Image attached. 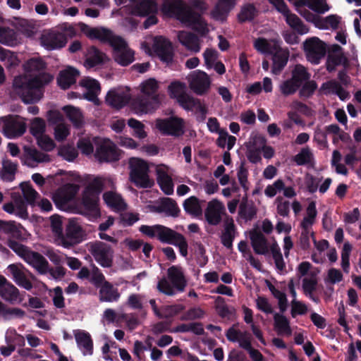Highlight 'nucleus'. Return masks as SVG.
I'll use <instances>...</instances> for the list:
<instances>
[{
  "label": "nucleus",
  "mask_w": 361,
  "mask_h": 361,
  "mask_svg": "<svg viewBox=\"0 0 361 361\" xmlns=\"http://www.w3.org/2000/svg\"><path fill=\"white\" fill-rule=\"evenodd\" d=\"M161 12L174 17L201 35L208 32L207 24L201 14L195 12L183 0H166L161 6Z\"/></svg>",
  "instance_id": "1"
},
{
  "label": "nucleus",
  "mask_w": 361,
  "mask_h": 361,
  "mask_svg": "<svg viewBox=\"0 0 361 361\" xmlns=\"http://www.w3.org/2000/svg\"><path fill=\"white\" fill-rule=\"evenodd\" d=\"M53 78L51 74L45 72L30 78L26 75H18L13 80V90L25 104H35L42 97V88Z\"/></svg>",
  "instance_id": "2"
},
{
  "label": "nucleus",
  "mask_w": 361,
  "mask_h": 361,
  "mask_svg": "<svg viewBox=\"0 0 361 361\" xmlns=\"http://www.w3.org/2000/svg\"><path fill=\"white\" fill-rule=\"evenodd\" d=\"M139 231L145 236L156 238L161 243L173 245L179 249L180 255L188 256V243L185 236L175 230L161 224L141 225Z\"/></svg>",
  "instance_id": "3"
},
{
  "label": "nucleus",
  "mask_w": 361,
  "mask_h": 361,
  "mask_svg": "<svg viewBox=\"0 0 361 361\" xmlns=\"http://www.w3.org/2000/svg\"><path fill=\"white\" fill-rule=\"evenodd\" d=\"M159 85L154 78H149L140 84L142 95H137L131 101V106L137 114H147L157 109L160 104L157 93Z\"/></svg>",
  "instance_id": "4"
},
{
  "label": "nucleus",
  "mask_w": 361,
  "mask_h": 361,
  "mask_svg": "<svg viewBox=\"0 0 361 361\" xmlns=\"http://www.w3.org/2000/svg\"><path fill=\"white\" fill-rule=\"evenodd\" d=\"M168 279L162 277L157 283V290L169 296H173L177 292L182 293L187 286V279L183 268L180 266L173 265L167 270Z\"/></svg>",
  "instance_id": "5"
},
{
  "label": "nucleus",
  "mask_w": 361,
  "mask_h": 361,
  "mask_svg": "<svg viewBox=\"0 0 361 361\" xmlns=\"http://www.w3.org/2000/svg\"><path fill=\"white\" fill-rule=\"evenodd\" d=\"M130 169V178L135 185L147 188H151L154 182L148 176L149 166L146 161L139 158H130L129 160Z\"/></svg>",
  "instance_id": "6"
},
{
  "label": "nucleus",
  "mask_w": 361,
  "mask_h": 361,
  "mask_svg": "<svg viewBox=\"0 0 361 361\" xmlns=\"http://www.w3.org/2000/svg\"><path fill=\"white\" fill-rule=\"evenodd\" d=\"M94 153L95 158L99 162H114L121 158V151L117 146L109 139H103L99 142H97Z\"/></svg>",
  "instance_id": "7"
},
{
  "label": "nucleus",
  "mask_w": 361,
  "mask_h": 361,
  "mask_svg": "<svg viewBox=\"0 0 361 361\" xmlns=\"http://www.w3.org/2000/svg\"><path fill=\"white\" fill-rule=\"evenodd\" d=\"M84 235L82 227L74 219H71L66 226L65 233H63L59 241L63 247L71 248L81 243Z\"/></svg>",
  "instance_id": "8"
},
{
  "label": "nucleus",
  "mask_w": 361,
  "mask_h": 361,
  "mask_svg": "<svg viewBox=\"0 0 361 361\" xmlns=\"http://www.w3.org/2000/svg\"><path fill=\"white\" fill-rule=\"evenodd\" d=\"M89 250L102 267H112L114 250L109 245L102 241H95L90 245Z\"/></svg>",
  "instance_id": "9"
},
{
  "label": "nucleus",
  "mask_w": 361,
  "mask_h": 361,
  "mask_svg": "<svg viewBox=\"0 0 361 361\" xmlns=\"http://www.w3.org/2000/svg\"><path fill=\"white\" fill-rule=\"evenodd\" d=\"M154 52L167 66L171 64L174 58V49L172 42L163 36H158L154 38L152 46Z\"/></svg>",
  "instance_id": "10"
},
{
  "label": "nucleus",
  "mask_w": 361,
  "mask_h": 361,
  "mask_svg": "<svg viewBox=\"0 0 361 361\" xmlns=\"http://www.w3.org/2000/svg\"><path fill=\"white\" fill-rule=\"evenodd\" d=\"M304 50L307 60L314 64L319 63L326 54V45L318 37H312L305 41Z\"/></svg>",
  "instance_id": "11"
},
{
  "label": "nucleus",
  "mask_w": 361,
  "mask_h": 361,
  "mask_svg": "<svg viewBox=\"0 0 361 361\" xmlns=\"http://www.w3.org/2000/svg\"><path fill=\"white\" fill-rule=\"evenodd\" d=\"M157 126L162 134L179 137L184 134L183 120L178 117H169L157 121Z\"/></svg>",
  "instance_id": "12"
},
{
  "label": "nucleus",
  "mask_w": 361,
  "mask_h": 361,
  "mask_svg": "<svg viewBox=\"0 0 361 361\" xmlns=\"http://www.w3.org/2000/svg\"><path fill=\"white\" fill-rule=\"evenodd\" d=\"M26 130V124L19 116H8L4 120L3 133L10 139L16 138Z\"/></svg>",
  "instance_id": "13"
},
{
  "label": "nucleus",
  "mask_w": 361,
  "mask_h": 361,
  "mask_svg": "<svg viewBox=\"0 0 361 361\" xmlns=\"http://www.w3.org/2000/svg\"><path fill=\"white\" fill-rule=\"evenodd\" d=\"M0 296L4 300L11 305L22 302L19 290L1 274H0Z\"/></svg>",
  "instance_id": "14"
},
{
  "label": "nucleus",
  "mask_w": 361,
  "mask_h": 361,
  "mask_svg": "<svg viewBox=\"0 0 361 361\" xmlns=\"http://www.w3.org/2000/svg\"><path fill=\"white\" fill-rule=\"evenodd\" d=\"M151 210L159 214L164 213L165 216L173 218L178 217L180 213L177 202L170 197L161 198L157 204L151 207Z\"/></svg>",
  "instance_id": "15"
},
{
  "label": "nucleus",
  "mask_w": 361,
  "mask_h": 361,
  "mask_svg": "<svg viewBox=\"0 0 361 361\" xmlns=\"http://www.w3.org/2000/svg\"><path fill=\"white\" fill-rule=\"evenodd\" d=\"M210 79L204 71H197L191 75L190 87L198 95L206 93L210 87Z\"/></svg>",
  "instance_id": "16"
},
{
  "label": "nucleus",
  "mask_w": 361,
  "mask_h": 361,
  "mask_svg": "<svg viewBox=\"0 0 361 361\" xmlns=\"http://www.w3.org/2000/svg\"><path fill=\"white\" fill-rule=\"evenodd\" d=\"M99 197L90 196L83 192L81 200L80 213L89 217L97 218L100 216V210L99 207Z\"/></svg>",
  "instance_id": "17"
},
{
  "label": "nucleus",
  "mask_w": 361,
  "mask_h": 361,
  "mask_svg": "<svg viewBox=\"0 0 361 361\" xmlns=\"http://www.w3.org/2000/svg\"><path fill=\"white\" fill-rule=\"evenodd\" d=\"M41 43L47 49L54 50L65 47L67 43V39L63 33L50 32L42 35Z\"/></svg>",
  "instance_id": "18"
},
{
  "label": "nucleus",
  "mask_w": 361,
  "mask_h": 361,
  "mask_svg": "<svg viewBox=\"0 0 361 361\" xmlns=\"http://www.w3.org/2000/svg\"><path fill=\"white\" fill-rule=\"evenodd\" d=\"M131 99L130 94L125 92L111 90L106 96V103L111 108L121 109L126 106Z\"/></svg>",
  "instance_id": "19"
},
{
  "label": "nucleus",
  "mask_w": 361,
  "mask_h": 361,
  "mask_svg": "<svg viewBox=\"0 0 361 361\" xmlns=\"http://www.w3.org/2000/svg\"><path fill=\"white\" fill-rule=\"evenodd\" d=\"M74 336L78 348L83 355H92L93 354V341L91 335L84 330L74 331Z\"/></svg>",
  "instance_id": "20"
},
{
  "label": "nucleus",
  "mask_w": 361,
  "mask_h": 361,
  "mask_svg": "<svg viewBox=\"0 0 361 361\" xmlns=\"http://www.w3.org/2000/svg\"><path fill=\"white\" fill-rule=\"evenodd\" d=\"M99 300L101 302H116L121 298L118 289L109 281H105L99 288Z\"/></svg>",
  "instance_id": "21"
},
{
  "label": "nucleus",
  "mask_w": 361,
  "mask_h": 361,
  "mask_svg": "<svg viewBox=\"0 0 361 361\" xmlns=\"http://www.w3.org/2000/svg\"><path fill=\"white\" fill-rule=\"evenodd\" d=\"M8 270L11 274L14 281L20 287L30 290L32 288V283L27 278L25 268L21 264H12L8 267Z\"/></svg>",
  "instance_id": "22"
},
{
  "label": "nucleus",
  "mask_w": 361,
  "mask_h": 361,
  "mask_svg": "<svg viewBox=\"0 0 361 361\" xmlns=\"http://www.w3.org/2000/svg\"><path fill=\"white\" fill-rule=\"evenodd\" d=\"M106 58V55L95 46H90L87 48L85 54V66L87 68H92L103 65Z\"/></svg>",
  "instance_id": "23"
},
{
  "label": "nucleus",
  "mask_w": 361,
  "mask_h": 361,
  "mask_svg": "<svg viewBox=\"0 0 361 361\" xmlns=\"http://www.w3.org/2000/svg\"><path fill=\"white\" fill-rule=\"evenodd\" d=\"M276 10L281 13L285 18L286 23L293 29L300 22V18L294 13H291L287 4L283 0H268Z\"/></svg>",
  "instance_id": "24"
},
{
  "label": "nucleus",
  "mask_w": 361,
  "mask_h": 361,
  "mask_svg": "<svg viewBox=\"0 0 361 361\" xmlns=\"http://www.w3.org/2000/svg\"><path fill=\"white\" fill-rule=\"evenodd\" d=\"M250 238L253 250L256 254L267 255L268 253V241L261 231L252 230L250 233Z\"/></svg>",
  "instance_id": "25"
},
{
  "label": "nucleus",
  "mask_w": 361,
  "mask_h": 361,
  "mask_svg": "<svg viewBox=\"0 0 361 361\" xmlns=\"http://www.w3.org/2000/svg\"><path fill=\"white\" fill-rule=\"evenodd\" d=\"M178 39L188 50L197 53L200 51L199 37L194 33L185 30L179 31Z\"/></svg>",
  "instance_id": "26"
},
{
  "label": "nucleus",
  "mask_w": 361,
  "mask_h": 361,
  "mask_svg": "<svg viewBox=\"0 0 361 361\" xmlns=\"http://www.w3.org/2000/svg\"><path fill=\"white\" fill-rule=\"evenodd\" d=\"M23 149L24 154L20 159L24 165L32 166V165L29 163V161H33L37 163L47 162L49 161L48 154L41 152L35 148L24 146Z\"/></svg>",
  "instance_id": "27"
},
{
  "label": "nucleus",
  "mask_w": 361,
  "mask_h": 361,
  "mask_svg": "<svg viewBox=\"0 0 361 361\" xmlns=\"http://www.w3.org/2000/svg\"><path fill=\"white\" fill-rule=\"evenodd\" d=\"M157 4L154 0H137L132 8V13L137 16H147L157 12Z\"/></svg>",
  "instance_id": "28"
},
{
  "label": "nucleus",
  "mask_w": 361,
  "mask_h": 361,
  "mask_svg": "<svg viewBox=\"0 0 361 361\" xmlns=\"http://www.w3.org/2000/svg\"><path fill=\"white\" fill-rule=\"evenodd\" d=\"M0 231L13 238L17 240L25 239V230L20 224H17L15 221L0 220Z\"/></svg>",
  "instance_id": "29"
},
{
  "label": "nucleus",
  "mask_w": 361,
  "mask_h": 361,
  "mask_svg": "<svg viewBox=\"0 0 361 361\" xmlns=\"http://www.w3.org/2000/svg\"><path fill=\"white\" fill-rule=\"evenodd\" d=\"M25 261L41 274H47L48 271V261L42 254L37 252L31 250Z\"/></svg>",
  "instance_id": "30"
},
{
  "label": "nucleus",
  "mask_w": 361,
  "mask_h": 361,
  "mask_svg": "<svg viewBox=\"0 0 361 361\" xmlns=\"http://www.w3.org/2000/svg\"><path fill=\"white\" fill-rule=\"evenodd\" d=\"M272 55V73L278 75L286 66L289 57V53L288 51L283 50L279 45L274 50Z\"/></svg>",
  "instance_id": "31"
},
{
  "label": "nucleus",
  "mask_w": 361,
  "mask_h": 361,
  "mask_svg": "<svg viewBox=\"0 0 361 361\" xmlns=\"http://www.w3.org/2000/svg\"><path fill=\"white\" fill-rule=\"evenodd\" d=\"M80 72L73 67L61 71L57 78L59 85L63 89H68L72 85L75 84Z\"/></svg>",
  "instance_id": "32"
},
{
  "label": "nucleus",
  "mask_w": 361,
  "mask_h": 361,
  "mask_svg": "<svg viewBox=\"0 0 361 361\" xmlns=\"http://www.w3.org/2000/svg\"><path fill=\"white\" fill-rule=\"evenodd\" d=\"M221 204L217 200H213L209 202L204 212L205 219L209 224L216 226L221 222Z\"/></svg>",
  "instance_id": "33"
},
{
  "label": "nucleus",
  "mask_w": 361,
  "mask_h": 361,
  "mask_svg": "<svg viewBox=\"0 0 361 361\" xmlns=\"http://www.w3.org/2000/svg\"><path fill=\"white\" fill-rule=\"evenodd\" d=\"M103 200L105 204L114 211H123L127 205L122 197L113 191H107L103 194Z\"/></svg>",
  "instance_id": "34"
},
{
  "label": "nucleus",
  "mask_w": 361,
  "mask_h": 361,
  "mask_svg": "<svg viewBox=\"0 0 361 361\" xmlns=\"http://www.w3.org/2000/svg\"><path fill=\"white\" fill-rule=\"evenodd\" d=\"M235 233L236 227L233 219H227L224 224V229L221 235V242L224 247L228 249H232Z\"/></svg>",
  "instance_id": "35"
},
{
  "label": "nucleus",
  "mask_w": 361,
  "mask_h": 361,
  "mask_svg": "<svg viewBox=\"0 0 361 361\" xmlns=\"http://www.w3.org/2000/svg\"><path fill=\"white\" fill-rule=\"evenodd\" d=\"M235 5V0H219L212 12L216 20H223Z\"/></svg>",
  "instance_id": "36"
},
{
  "label": "nucleus",
  "mask_w": 361,
  "mask_h": 361,
  "mask_svg": "<svg viewBox=\"0 0 361 361\" xmlns=\"http://www.w3.org/2000/svg\"><path fill=\"white\" fill-rule=\"evenodd\" d=\"M105 33L106 34V39H101L100 42L109 44V45L114 49V53L122 51L127 48V44L121 37L114 35L113 32L106 28L105 30Z\"/></svg>",
  "instance_id": "37"
},
{
  "label": "nucleus",
  "mask_w": 361,
  "mask_h": 361,
  "mask_svg": "<svg viewBox=\"0 0 361 361\" xmlns=\"http://www.w3.org/2000/svg\"><path fill=\"white\" fill-rule=\"evenodd\" d=\"M183 206L185 212L192 216L198 217L202 214L200 200L195 196L187 198L183 202Z\"/></svg>",
  "instance_id": "38"
},
{
  "label": "nucleus",
  "mask_w": 361,
  "mask_h": 361,
  "mask_svg": "<svg viewBox=\"0 0 361 361\" xmlns=\"http://www.w3.org/2000/svg\"><path fill=\"white\" fill-rule=\"evenodd\" d=\"M157 183L159 184L161 190L166 195H171L173 192V183L171 178L167 174L166 172L162 170H157Z\"/></svg>",
  "instance_id": "39"
},
{
  "label": "nucleus",
  "mask_w": 361,
  "mask_h": 361,
  "mask_svg": "<svg viewBox=\"0 0 361 361\" xmlns=\"http://www.w3.org/2000/svg\"><path fill=\"white\" fill-rule=\"evenodd\" d=\"M104 188V181L102 177H96L90 181L85 188L83 192L90 196L99 197L100 194Z\"/></svg>",
  "instance_id": "40"
},
{
  "label": "nucleus",
  "mask_w": 361,
  "mask_h": 361,
  "mask_svg": "<svg viewBox=\"0 0 361 361\" xmlns=\"http://www.w3.org/2000/svg\"><path fill=\"white\" fill-rule=\"evenodd\" d=\"M172 332H192L197 336H202L204 334L203 324L201 322H192L189 324H180L172 331Z\"/></svg>",
  "instance_id": "41"
},
{
  "label": "nucleus",
  "mask_w": 361,
  "mask_h": 361,
  "mask_svg": "<svg viewBox=\"0 0 361 361\" xmlns=\"http://www.w3.org/2000/svg\"><path fill=\"white\" fill-rule=\"evenodd\" d=\"M63 111L75 128H80L82 127L83 124L82 116L78 109L72 106H65Z\"/></svg>",
  "instance_id": "42"
},
{
  "label": "nucleus",
  "mask_w": 361,
  "mask_h": 361,
  "mask_svg": "<svg viewBox=\"0 0 361 361\" xmlns=\"http://www.w3.org/2000/svg\"><path fill=\"white\" fill-rule=\"evenodd\" d=\"M81 31L90 39H106V28L104 27H91L89 25L82 23L80 25Z\"/></svg>",
  "instance_id": "43"
},
{
  "label": "nucleus",
  "mask_w": 361,
  "mask_h": 361,
  "mask_svg": "<svg viewBox=\"0 0 361 361\" xmlns=\"http://www.w3.org/2000/svg\"><path fill=\"white\" fill-rule=\"evenodd\" d=\"M310 77L311 75L307 68L301 64H296L292 71L291 79L299 85L300 87H301L303 82L310 80Z\"/></svg>",
  "instance_id": "44"
},
{
  "label": "nucleus",
  "mask_w": 361,
  "mask_h": 361,
  "mask_svg": "<svg viewBox=\"0 0 361 361\" xmlns=\"http://www.w3.org/2000/svg\"><path fill=\"white\" fill-rule=\"evenodd\" d=\"M257 9L254 4H247L242 7L240 12L238 15V18L240 23L252 21L257 16Z\"/></svg>",
  "instance_id": "45"
},
{
  "label": "nucleus",
  "mask_w": 361,
  "mask_h": 361,
  "mask_svg": "<svg viewBox=\"0 0 361 361\" xmlns=\"http://www.w3.org/2000/svg\"><path fill=\"white\" fill-rule=\"evenodd\" d=\"M17 35L13 29L8 27H0V42L1 44L13 46L16 44Z\"/></svg>",
  "instance_id": "46"
},
{
  "label": "nucleus",
  "mask_w": 361,
  "mask_h": 361,
  "mask_svg": "<svg viewBox=\"0 0 361 361\" xmlns=\"http://www.w3.org/2000/svg\"><path fill=\"white\" fill-rule=\"evenodd\" d=\"M113 56L115 61L123 66H128L134 61V52L130 49L116 51L113 53Z\"/></svg>",
  "instance_id": "47"
},
{
  "label": "nucleus",
  "mask_w": 361,
  "mask_h": 361,
  "mask_svg": "<svg viewBox=\"0 0 361 361\" xmlns=\"http://www.w3.org/2000/svg\"><path fill=\"white\" fill-rule=\"evenodd\" d=\"M347 62V59L343 56V54H329L326 63V70L328 72L332 73L336 71V66L342 63L345 66Z\"/></svg>",
  "instance_id": "48"
},
{
  "label": "nucleus",
  "mask_w": 361,
  "mask_h": 361,
  "mask_svg": "<svg viewBox=\"0 0 361 361\" xmlns=\"http://www.w3.org/2000/svg\"><path fill=\"white\" fill-rule=\"evenodd\" d=\"M24 200L29 204H34L39 193L32 187L30 182H24L20 184Z\"/></svg>",
  "instance_id": "49"
},
{
  "label": "nucleus",
  "mask_w": 361,
  "mask_h": 361,
  "mask_svg": "<svg viewBox=\"0 0 361 361\" xmlns=\"http://www.w3.org/2000/svg\"><path fill=\"white\" fill-rule=\"evenodd\" d=\"M18 169V164L7 161L4 162L1 173L4 180L12 182L15 179V174Z\"/></svg>",
  "instance_id": "50"
},
{
  "label": "nucleus",
  "mask_w": 361,
  "mask_h": 361,
  "mask_svg": "<svg viewBox=\"0 0 361 361\" xmlns=\"http://www.w3.org/2000/svg\"><path fill=\"white\" fill-rule=\"evenodd\" d=\"M257 214V209L253 204H247L246 201H242L239 207V215L246 221L252 220Z\"/></svg>",
  "instance_id": "51"
},
{
  "label": "nucleus",
  "mask_w": 361,
  "mask_h": 361,
  "mask_svg": "<svg viewBox=\"0 0 361 361\" xmlns=\"http://www.w3.org/2000/svg\"><path fill=\"white\" fill-rule=\"evenodd\" d=\"M274 326L279 333L291 334L290 322L283 314L275 313L274 315Z\"/></svg>",
  "instance_id": "52"
},
{
  "label": "nucleus",
  "mask_w": 361,
  "mask_h": 361,
  "mask_svg": "<svg viewBox=\"0 0 361 361\" xmlns=\"http://www.w3.org/2000/svg\"><path fill=\"white\" fill-rule=\"evenodd\" d=\"M177 102L179 105L187 111H192L198 104V99H195L192 96L183 92L178 96Z\"/></svg>",
  "instance_id": "53"
},
{
  "label": "nucleus",
  "mask_w": 361,
  "mask_h": 361,
  "mask_svg": "<svg viewBox=\"0 0 361 361\" xmlns=\"http://www.w3.org/2000/svg\"><path fill=\"white\" fill-rule=\"evenodd\" d=\"M215 309L221 318H226L234 312V309L230 310L226 304L225 299L221 296H218L215 300Z\"/></svg>",
  "instance_id": "54"
},
{
  "label": "nucleus",
  "mask_w": 361,
  "mask_h": 361,
  "mask_svg": "<svg viewBox=\"0 0 361 361\" xmlns=\"http://www.w3.org/2000/svg\"><path fill=\"white\" fill-rule=\"evenodd\" d=\"M24 70L27 73L41 71L46 68V63L39 58H32L23 65Z\"/></svg>",
  "instance_id": "55"
},
{
  "label": "nucleus",
  "mask_w": 361,
  "mask_h": 361,
  "mask_svg": "<svg viewBox=\"0 0 361 361\" xmlns=\"http://www.w3.org/2000/svg\"><path fill=\"white\" fill-rule=\"evenodd\" d=\"M313 158V154L309 147L302 148L300 152L293 157V161L298 166H304L309 164Z\"/></svg>",
  "instance_id": "56"
},
{
  "label": "nucleus",
  "mask_w": 361,
  "mask_h": 361,
  "mask_svg": "<svg viewBox=\"0 0 361 361\" xmlns=\"http://www.w3.org/2000/svg\"><path fill=\"white\" fill-rule=\"evenodd\" d=\"M45 128V122L42 118H35L31 123L30 131V133L37 138L44 134Z\"/></svg>",
  "instance_id": "57"
},
{
  "label": "nucleus",
  "mask_w": 361,
  "mask_h": 361,
  "mask_svg": "<svg viewBox=\"0 0 361 361\" xmlns=\"http://www.w3.org/2000/svg\"><path fill=\"white\" fill-rule=\"evenodd\" d=\"M352 245L349 242H345L341 251V267L344 272L348 273L350 269V255Z\"/></svg>",
  "instance_id": "58"
},
{
  "label": "nucleus",
  "mask_w": 361,
  "mask_h": 361,
  "mask_svg": "<svg viewBox=\"0 0 361 361\" xmlns=\"http://www.w3.org/2000/svg\"><path fill=\"white\" fill-rule=\"evenodd\" d=\"M300 87L291 78L283 81L280 85V91L285 96H289L295 94Z\"/></svg>",
  "instance_id": "59"
},
{
  "label": "nucleus",
  "mask_w": 361,
  "mask_h": 361,
  "mask_svg": "<svg viewBox=\"0 0 361 361\" xmlns=\"http://www.w3.org/2000/svg\"><path fill=\"white\" fill-rule=\"evenodd\" d=\"M278 45L279 44L276 43L273 44H270L264 38H258L255 42V47L256 49L263 53H267L269 54L274 52V50L278 47Z\"/></svg>",
  "instance_id": "60"
},
{
  "label": "nucleus",
  "mask_w": 361,
  "mask_h": 361,
  "mask_svg": "<svg viewBox=\"0 0 361 361\" xmlns=\"http://www.w3.org/2000/svg\"><path fill=\"white\" fill-rule=\"evenodd\" d=\"M25 315V312L18 307H8L4 304V307L1 310V316L5 319H11L13 317L21 318Z\"/></svg>",
  "instance_id": "61"
},
{
  "label": "nucleus",
  "mask_w": 361,
  "mask_h": 361,
  "mask_svg": "<svg viewBox=\"0 0 361 361\" xmlns=\"http://www.w3.org/2000/svg\"><path fill=\"white\" fill-rule=\"evenodd\" d=\"M129 127L133 129L134 135L140 139H143L147 137V133L144 130L145 126L138 120L131 118L128 121Z\"/></svg>",
  "instance_id": "62"
},
{
  "label": "nucleus",
  "mask_w": 361,
  "mask_h": 361,
  "mask_svg": "<svg viewBox=\"0 0 361 361\" xmlns=\"http://www.w3.org/2000/svg\"><path fill=\"white\" fill-rule=\"evenodd\" d=\"M8 247L16 252L19 257L23 258L24 260L26 259L27 256L31 251V249L28 247L20 244L15 240H9L8 241Z\"/></svg>",
  "instance_id": "63"
},
{
  "label": "nucleus",
  "mask_w": 361,
  "mask_h": 361,
  "mask_svg": "<svg viewBox=\"0 0 361 361\" xmlns=\"http://www.w3.org/2000/svg\"><path fill=\"white\" fill-rule=\"evenodd\" d=\"M317 88V82L314 80H308L301 85V88L299 92L300 97L309 98L312 96Z\"/></svg>",
  "instance_id": "64"
}]
</instances>
